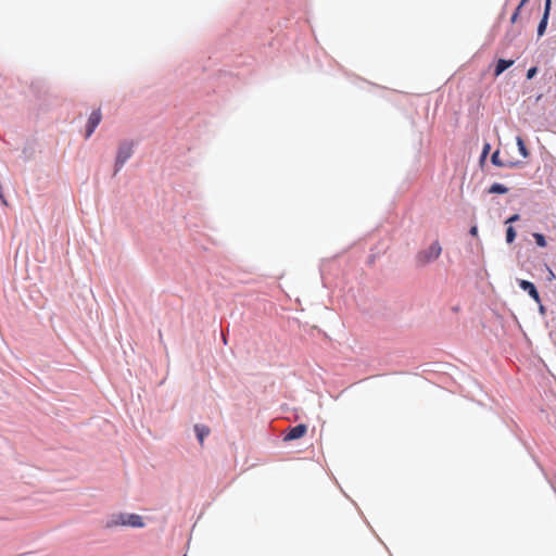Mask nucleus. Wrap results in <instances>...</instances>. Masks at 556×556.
I'll list each match as a JSON object with an SVG mask.
<instances>
[{"mask_svg":"<svg viewBox=\"0 0 556 556\" xmlns=\"http://www.w3.org/2000/svg\"><path fill=\"white\" fill-rule=\"evenodd\" d=\"M520 216L518 214H514L513 216H510L507 220H506V224H511V223H515L517 220H519Z\"/></svg>","mask_w":556,"mask_h":556,"instance_id":"obj_17","label":"nucleus"},{"mask_svg":"<svg viewBox=\"0 0 556 556\" xmlns=\"http://www.w3.org/2000/svg\"><path fill=\"white\" fill-rule=\"evenodd\" d=\"M514 64L513 60H504L500 59L497 61L496 67H495V76L501 75L504 71H506L508 67H510Z\"/></svg>","mask_w":556,"mask_h":556,"instance_id":"obj_7","label":"nucleus"},{"mask_svg":"<svg viewBox=\"0 0 556 556\" xmlns=\"http://www.w3.org/2000/svg\"><path fill=\"white\" fill-rule=\"evenodd\" d=\"M508 192V188L505 187L504 185L502 184H493L490 188H489V193H501V194H504V193H507Z\"/></svg>","mask_w":556,"mask_h":556,"instance_id":"obj_11","label":"nucleus"},{"mask_svg":"<svg viewBox=\"0 0 556 556\" xmlns=\"http://www.w3.org/2000/svg\"><path fill=\"white\" fill-rule=\"evenodd\" d=\"M551 4H552V0H545L544 14L543 15L549 16Z\"/></svg>","mask_w":556,"mask_h":556,"instance_id":"obj_15","label":"nucleus"},{"mask_svg":"<svg viewBox=\"0 0 556 556\" xmlns=\"http://www.w3.org/2000/svg\"><path fill=\"white\" fill-rule=\"evenodd\" d=\"M529 0H521L520 1V7H523Z\"/></svg>","mask_w":556,"mask_h":556,"instance_id":"obj_24","label":"nucleus"},{"mask_svg":"<svg viewBox=\"0 0 556 556\" xmlns=\"http://www.w3.org/2000/svg\"><path fill=\"white\" fill-rule=\"evenodd\" d=\"M519 287L523 290V291H527L528 294L536 302V303H540L541 302V296L535 288V286L528 281V280H519Z\"/></svg>","mask_w":556,"mask_h":556,"instance_id":"obj_6","label":"nucleus"},{"mask_svg":"<svg viewBox=\"0 0 556 556\" xmlns=\"http://www.w3.org/2000/svg\"><path fill=\"white\" fill-rule=\"evenodd\" d=\"M518 16H519V15H517V13H514V14L511 15V17H510V22H511V23H516V22H517V20H518Z\"/></svg>","mask_w":556,"mask_h":556,"instance_id":"obj_21","label":"nucleus"},{"mask_svg":"<svg viewBox=\"0 0 556 556\" xmlns=\"http://www.w3.org/2000/svg\"><path fill=\"white\" fill-rule=\"evenodd\" d=\"M194 431L197 433V437H198V440H199L200 444L202 445L203 442H204V438L210 434L208 427L203 426V425H195L194 426Z\"/></svg>","mask_w":556,"mask_h":556,"instance_id":"obj_8","label":"nucleus"},{"mask_svg":"<svg viewBox=\"0 0 556 556\" xmlns=\"http://www.w3.org/2000/svg\"><path fill=\"white\" fill-rule=\"evenodd\" d=\"M489 150H490V144H489V143H486V144L484 146V148H483V153H482V154H483V155H486V154L489 153Z\"/></svg>","mask_w":556,"mask_h":556,"instance_id":"obj_19","label":"nucleus"},{"mask_svg":"<svg viewBox=\"0 0 556 556\" xmlns=\"http://www.w3.org/2000/svg\"><path fill=\"white\" fill-rule=\"evenodd\" d=\"M515 238H516V231L511 226H509L506 230V241L508 243H511L515 240Z\"/></svg>","mask_w":556,"mask_h":556,"instance_id":"obj_13","label":"nucleus"},{"mask_svg":"<svg viewBox=\"0 0 556 556\" xmlns=\"http://www.w3.org/2000/svg\"><path fill=\"white\" fill-rule=\"evenodd\" d=\"M118 526L131 527V528H143L144 522L142 520V517L137 514L119 513V514L112 515V517L110 518V520L106 523L108 528H113V527H118Z\"/></svg>","mask_w":556,"mask_h":556,"instance_id":"obj_1","label":"nucleus"},{"mask_svg":"<svg viewBox=\"0 0 556 556\" xmlns=\"http://www.w3.org/2000/svg\"><path fill=\"white\" fill-rule=\"evenodd\" d=\"M307 431V427L303 424L296 425L291 428L289 432L285 435V441H292L302 438Z\"/></svg>","mask_w":556,"mask_h":556,"instance_id":"obj_5","label":"nucleus"},{"mask_svg":"<svg viewBox=\"0 0 556 556\" xmlns=\"http://www.w3.org/2000/svg\"><path fill=\"white\" fill-rule=\"evenodd\" d=\"M518 16H519V15H517V13H514V14L511 15V17H510V22H511V23H516V22H517V20H518Z\"/></svg>","mask_w":556,"mask_h":556,"instance_id":"obj_20","label":"nucleus"},{"mask_svg":"<svg viewBox=\"0 0 556 556\" xmlns=\"http://www.w3.org/2000/svg\"><path fill=\"white\" fill-rule=\"evenodd\" d=\"M536 72H538L536 67L529 68L528 72H527V78L528 79L533 78L534 75L536 74Z\"/></svg>","mask_w":556,"mask_h":556,"instance_id":"obj_16","label":"nucleus"},{"mask_svg":"<svg viewBox=\"0 0 556 556\" xmlns=\"http://www.w3.org/2000/svg\"><path fill=\"white\" fill-rule=\"evenodd\" d=\"M538 304L540 305V307H539V308H540V312H541L542 314H544V312H545L544 306L542 305V303H541V302H540V303H538Z\"/></svg>","mask_w":556,"mask_h":556,"instance_id":"obj_22","label":"nucleus"},{"mask_svg":"<svg viewBox=\"0 0 556 556\" xmlns=\"http://www.w3.org/2000/svg\"><path fill=\"white\" fill-rule=\"evenodd\" d=\"M534 239H535V242L539 247H546V240H545V237L541 233H534L533 235Z\"/></svg>","mask_w":556,"mask_h":556,"instance_id":"obj_14","label":"nucleus"},{"mask_svg":"<svg viewBox=\"0 0 556 556\" xmlns=\"http://www.w3.org/2000/svg\"><path fill=\"white\" fill-rule=\"evenodd\" d=\"M548 16L543 15L539 26H538V35L542 36L545 33L547 26Z\"/></svg>","mask_w":556,"mask_h":556,"instance_id":"obj_12","label":"nucleus"},{"mask_svg":"<svg viewBox=\"0 0 556 556\" xmlns=\"http://www.w3.org/2000/svg\"><path fill=\"white\" fill-rule=\"evenodd\" d=\"M101 118H102V114H101V111L98 109V110H94L89 118H88V124H87V129H86V137L89 138L92 132L94 131V129L98 127V125L100 124L101 122Z\"/></svg>","mask_w":556,"mask_h":556,"instance_id":"obj_4","label":"nucleus"},{"mask_svg":"<svg viewBox=\"0 0 556 556\" xmlns=\"http://www.w3.org/2000/svg\"><path fill=\"white\" fill-rule=\"evenodd\" d=\"M132 154V143L124 141L119 144L116 155V172H118Z\"/></svg>","mask_w":556,"mask_h":556,"instance_id":"obj_3","label":"nucleus"},{"mask_svg":"<svg viewBox=\"0 0 556 556\" xmlns=\"http://www.w3.org/2000/svg\"><path fill=\"white\" fill-rule=\"evenodd\" d=\"M469 232H470L471 236L477 237L478 236V228H477V226H472L470 228Z\"/></svg>","mask_w":556,"mask_h":556,"instance_id":"obj_18","label":"nucleus"},{"mask_svg":"<svg viewBox=\"0 0 556 556\" xmlns=\"http://www.w3.org/2000/svg\"><path fill=\"white\" fill-rule=\"evenodd\" d=\"M442 248L439 241L432 242L427 249L419 251L416 254L415 261L417 266L424 267L429 263L435 261L441 255Z\"/></svg>","mask_w":556,"mask_h":556,"instance_id":"obj_2","label":"nucleus"},{"mask_svg":"<svg viewBox=\"0 0 556 556\" xmlns=\"http://www.w3.org/2000/svg\"><path fill=\"white\" fill-rule=\"evenodd\" d=\"M491 161L494 165L498 166V167H513L516 165V163H505L503 161H501L500 159V152L498 151H495L493 154H492V157H491Z\"/></svg>","mask_w":556,"mask_h":556,"instance_id":"obj_9","label":"nucleus"},{"mask_svg":"<svg viewBox=\"0 0 556 556\" xmlns=\"http://www.w3.org/2000/svg\"><path fill=\"white\" fill-rule=\"evenodd\" d=\"M521 8H522V7H520V4H519V5L517 7V9L515 10V12H514V13H517V15H519Z\"/></svg>","mask_w":556,"mask_h":556,"instance_id":"obj_23","label":"nucleus"},{"mask_svg":"<svg viewBox=\"0 0 556 556\" xmlns=\"http://www.w3.org/2000/svg\"><path fill=\"white\" fill-rule=\"evenodd\" d=\"M516 142H517L518 150H519L520 154L522 155V157L523 159L529 157L530 153H529V150L527 149V147L525 144L523 139L521 137H517L516 138Z\"/></svg>","mask_w":556,"mask_h":556,"instance_id":"obj_10","label":"nucleus"}]
</instances>
